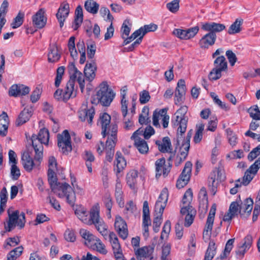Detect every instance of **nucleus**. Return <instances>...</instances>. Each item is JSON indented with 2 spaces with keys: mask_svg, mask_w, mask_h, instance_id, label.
<instances>
[{
  "mask_svg": "<svg viewBox=\"0 0 260 260\" xmlns=\"http://www.w3.org/2000/svg\"><path fill=\"white\" fill-rule=\"evenodd\" d=\"M23 249L22 246H19L14 248L8 254L7 259L16 260L22 254Z\"/></svg>",
  "mask_w": 260,
  "mask_h": 260,
  "instance_id": "obj_50",
  "label": "nucleus"
},
{
  "mask_svg": "<svg viewBox=\"0 0 260 260\" xmlns=\"http://www.w3.org/2000/svg\"><path fill=\"white\" fill-rule=\"evenodd\" d=\"M168 191L167 188H164L155 203V211H158L161 214H162L164 210L166 207L168 199Z\"/></svg>",
  "mask_w": 260,
  "mask_h": 260,
  "instance_id": "obj_17",
  "label": "nucleus"
},
{
  "mask_svg": "<svg viewBox=\"0 0 260 260\" xmlns=\"http://www.w3.org/2000/svg\"><path fill=\"white\" fill-rule=\"evenodd\" d=\"M228 63L224 56L217 57L214 61V68L209 74L208 77L210 80L215 81L221 77V72L226 71Z\"/></svg>",
  "mask_w": 260,
  "mask_h": 260,
  "instance_id": "obj_7",
  "label": "nucleus"
},
{
  "mask_svg": "<svg viewBox=\"0 0 260 260\" xmlns=\"http://www.w3.org/2000/svg\"><path fill=\"white\" fill-rule=\"evenodd\" d=\"M79 118L82 121H87L88 124H91L92 119L95 114V110L93 107L90 108L82 109L78 112Z\"/></svg>",
  "mask_w": 260,
  "mask_h": 260,
  "instance_id": "obj_24",
  "label": "nucleus"
},
{
  "mask_svg": "<svg viewBox=\"0 0 260 260\" xmlns=\"http://www.w3.org/2000/svg\"><path fill=\"white\" fill-rule=\"evenodd\" d=\"M11 175L12 179L14 180H17L20 176V170L15 164L11 165Z\"/></svg>",
  "mask_w": 260,
  "mask_h": 260,
  "instance_id": "obj_62",
  "label": "nucleus"
},
{
  "mask_svg": "<svg viewBox=\"0 0 260 260\" xmlns=\"http://www.w3.org/2000/svg\"><path fill=\"white\" fill-rule=\"evenodd\" d=\"M8 220L7 225H5V229L7 232H10L16 226L20 229L24 226L25 223V214L23 212L19 213L17 210H14L13 208H9L7 211Z\"/></svg>",
  "mask_w": 260,
  "mask_h": 260,
  "instance_id": "obj_6",
  "label": "nucleus"
},
{
  "mask_svg": "<svg viewBox=\"0 0 260 260\" xmlns=\"http://www.w3.org/2000/svg\"><path fill=\"white\" fill-rule=\"evenodd\" d=\"M259 168L260 157L245 172L242 179L243 185L246 186L250 182Z\"/></svg>",
  "mask_w": 260,
  "mask_h": 260,
  "instance_id": "obj_12",
  "label": "nucleus"
},
{
  "mask_svg": "<svg viewBox=\"0 0 260 260\" xmlns=\"http://www.w3.org/2000/svg\"><path fill=\"white\" fill-rule=\"evenodd\" d=\"M70 12L69 4L66 2H63L58 9L56 17L59 23L60 27L63 26L64 22L68 17Z\"/></svg>",
  "mask_w": 260,
  "mask_h": 260,
  "instance_id": "obj_20",
  "label": "nucleus"
},
{
  "mask_svg": "<svg viewBox=\"0 0 260 260\" xmlns=\"http://www.w3.org/2000/svg\"><path fill=\"white\" fill-rule=\"evenodd\" d=\"M60 54L58 53V47L55 44L50 45L48 53V60L50 62H55L59 60Z\"/></svg>",
  "mask_w": 260,
  "mask_h": 260,
  "instance_id": "obj_36",
  "label": "nucleus"
},
{
  "mask_svg": "<svg viewBox=\"0 0 260 260\" xmlns=\"http://www.w3.org/2000/svg\"><path fill=\"white\" fill-rule=\"evenodd\" d=\"M45 14V10L44 8H41L32 16V24L35 27L41 29L45 26L47 22V17Z\"/></svg>",
  "mask_w": 260,
  "mask_h": 260,
  "instance_id": "obj_16",
  "label": "nucleus"
},
{
  "mask_svg": "<svg viewBox=\"0 0 260 260\" xmlns=\"http://www.w3.org/2000/svg\"><path fill=\"white\" fill-rule=\"evenodd\" d=\"M109 239L112 245L113 250H119L121 249L120 245L116 234L113 232L109 234Z\"/></svg>",
  "mask_w": 260,
  "mask_h": 260,
  "instance_id": "obj_54",
  "label": "nucleus"
},
{
  "mask_svg": "<svg viewBox=\"0 0 260 260\" xmlns=\"http://www.w3.org/2000/svg\"><path fill=\"white\" fill-rule=\"evenodd\" d=\"M167 110L166 109H162L157 112L156 110L153 114V124L155 126H159V119H161L163 127L166 128L168 127L170 117L167 114Z\"/></svg>",
  "mask_w": 260,
  "mask_h": 260,
  "instance_id": "obj_13",
  "label": "nucleus"
},
{
  "mask_svg": "<svg viewBox=\"0 0 260 260\" xmlns=\"http://www.w3.org/2000/svg\"><path fill=\"white\" fill-rule=\"evenodd\" d=\"M180 213L182 215H185V226H189L193 222L194 217L196 214V210L190 205L187 206H182Z\"/></svg>",
  "mask_w": 260,
  "mask_h": 260,
  "instance_id": "obj_19",
  "label": "nucleus"
},
{
  "mask_svg": "<svg viewBox=\"0 0 260 260\" xmlns=\"http://www.w3.org/2000/svg\"><path fill=\"white\" fill-rule=\"evenodd\" d=\"M151 224L150 212L148 202L145 201L143 203V236L147 238L149 236L148 226Z\"/></svg>",
  "mask_w": 260,
  "mask_h": 260,
  "instance_id": "obj_15",
  "label": "nucleus"
},
{
  "mask_svg": "<svg viewBox=\"0 0 260 260\" xmlns=\"http://www.w3.org/2000/svg\"><path fill=\"white\" fill-rule=\"evenodd\" d=\"M100 89L95 95L91 98V103L98 105L101 104L102 106H109L114 97L112 90L109 88L106 82H102L99 87Z\"/></svg>",
  "mask_w": 260,
  "mask_h": 260,
  "instance_id": "obj_5",
  "label": "nucleus"
},
{
  "mask_svg": "<svg viewBox=\"0 0 260 260\" xmlns=\"http://www.w3.org/2000/svg\"><path fill=\"white\" fill-rule=\"evenodd\" d=\"M75 38L72 36L70 37L68 42L69 50L70 52L71 56L73 59L77 58L78 56L77 51L75 48Z\"/></svg>",
  "mask_w": 260,
  "mask_h": 260,
  "instance_id": "obj_51",
  "label": "nucleus"
},
{
  "mask_svg": "<svg viewBox=\"0 0 260 260\" xmlns=\"http://www.w3.org/2000/svg\"><path fill=\"white\" fill-rule=\"evenodd\" d=\"M253 238L251 235H248L244 239V242L238 246L236 251L237 255L239 258H242L245 252L250 248L252 245Z\"/></svg>",
  "mask_w": 260,
  "mask_h": 260,
  "instance_id": "obj_22",
  "label": "nucleus"
},
{
  "mask_svg": "<svg viewBox=\"0 0 260 260\" xmlns=\"http://www.w3.org/2000/svg\"><path fill=\"white\" fill-rule=\"evenodd\" d=\"M153 248L150 246H145L137 249L136 252V255H138L140 257L148 258L151 256L153 251Z\"/></svg>",
  "mask_w": 260,
  "mask_h": 260,
  "instance_id": "obj_43",
  "label": "nucleus"
},
{
  "mask_svg": "<svg viewBox=\"0 0 260 260\" xmlns=\"http://www.w3.org/2000/svg\"><path fill=\"white\" fill-rule=\"evenodd\" d=\"M32 115V109L31 108H25L20 113L18 118L16 120V125L17 126H20L27 121L29 120V118Z\"/></svg>",
  "mask_w": 260,
  "mask_h": 260,
  "instance_id": "obj_30",
  "label": "nucleus"
},
{
  "mask_svg": "<svg viewBox=\"0 0 260 260\" xmlns=\"http://www.w3.org/2000/svg\"><path fill=\"white\" fill-rule=\"evenodd\" d=\"M75 213L83 222L87 225L94 224L96 229L103 236L107 235V226L100 218L98 209L92 208L91 210L89 217H88V212L83 208L76 209Z\"/></svg>",
  "mask_w": 260,
  "mask_h": 260,
  "instance_id": "obj_1",
  "label": "nucleus"
},
{
  "mask_svg": "<svg viewBox=\"0 0 260 260\" xmlns=\"http://www.w3.org/2000/svg\"><path fill=\"white\" fill-rule=\"evenodd\" d=\"M49 139V133L45 128L41 129L38 135H33L31 137L32 146L35 151V159L39 164L43 157V144L48 145Z\"/></svg>",
  "mask_w": 260,
  "mask_h": 260,
  "instance_id": "obj_3",
  "label": "nucleus"
},
{
  "mask_svg": "<svg viewBox=\"0 0 260 260\" xmlns=\"http://www.w3.org/2000/svg\"><path fill=\"white\" fill-rule=\"evenodd\" d=\"M243 212V207L240 206L239 203L238 201L233 202L230 205L228 211L223 216V220L224 221H231L232 219L240 214L241 217L244 216Z\"/></svg>",
  "mask_w": 260,
  "mask_h": 260,
  "instance_id": "obj_11",
  "label": "nucleus"
},
{
  "mask_svg": "<svg viewBox=\"0 0 260 260\" xmlns=\"http://www.w3.org/2000/svg\"><path fill=\"white\" fill-rule=\"evenodd\" d=\"M111 116L107 113H101L99 117V121L102 126L101 134L103 138H105L107 136L108 137H110L111 129L112 125H117L115 123H112L110 125Z\"/></svg>",
  "mask_w": 260,
  "mask_h": 260,
  "instance_id": "obj_10",
  "label": "nucleus"
},
{
  "mask_svg": "<svg viewBox=\"0 0 260 260\" xmlns=\"http://www.w3.org/2000/svg\"><path fill=\"white\" fill-rule=\"evenodd\" d=\"M60 189L66 196L68 203L71 206H73L76 201V196L72 187L68 183H64L61 185Z\"/></svg>",
  "mask_w": 260,
  "mask_h": 260,
  "instance_id": "obj_23",
  "label": "nucleus"
},
{
  "mask_svg": "<svg viewBox=\"0 0 260 260\" xmlns=\"http://www.w3.org/2000/svg\"><path fill=\"white\" fill-rule=\"evenodd\" d=\"M57 145L65 154H68L72 151L71 136L68 130H64L61 134L57 135Z\"/></svg>",
  "mask_w": 260,
  "mask_h": 260,
  "instance_id": "obj_9",
  "label": "nucleus"
},
{
  "mask_svg": "<svg viewBox=\"0 0 260 260\" xmlns=\"http://www.w3.org/2000/svg\"><path fill=\"white\" fill-rule=\"evenodd\" d=\"M65 68L63 66L57 68L56 71V76L55 79V86L56 87H59L62 80V76L64 73Z\"/></svg>",
  "mask_w": 260,
  "mask_h": 260,
  "instance_id": "obj_55",
  "label": "nucleus"
},
{
  "mask_svg": "<svg viewBox=\"0 0 260 260\" xmlns=\"http://www.w3.org/2000/svg\"><path fill=\"white\" fill-rule=\"evenodd\" d=\"M99 4L93 0H87L85 2V9L91 14H96L99 11Z\"/></svg>",
  "mask_w": 260,
  "mask_h": 260,
  "instance_id": "obj_42",
  "label": "nucleus"
},
{
  "mask_svg": "<svg viewBox=\"0 0 260 260\" xmlns=\"http://www.w3.org/2000/svg\"><path fill=\"white\" fill-rule=\"evenodd\" d=\"M216 172L214 170L210 174L208 178V185L211 186V190L214 194L218 185V181H216Z\"/></svg>",
  "mask_w": 260,
  "mask_h": 260,
  "instance_id": "obj_49",
  "label": "nucleus"
},
{
  "mask_svg": "<svg viewBox=\"0 0 260 260\" xmlns=\"http://www.w3.org/2000/svg\"><path fill=\"white\" fill-rule=\"evenodd\" d=\"M165 162L166 160L164 158L158 159L156 161L155 165L156 167V177H160L162 174L164 176H167L170 172L172 165L169 163L168 167H165Z\"/></svg>",
  "mask_w": 260,
  "mask_h": 260,
  "instance_id": "obj_27",
  "label": "nucleus"
},
{
  "mask_svg": "<svg viewBox=\"0 0 260 260\" xmlns=\"http://www.w3.org/2000/svg\"><path fill=\"white\" fill-rule=\"evenodd\" d=\"M216 210V205L215 204H213L210 208L209 213L207 217L206 225L203 234V238H205V236L207 237L210 236V233L212 230Z\"/></svg>",
  "mask_w": 260,
  "mask_h": 260,
  "instance_id": "obj_18",
  "label": "nucleus"
},
{
  "mask_svg": "<svg viewBox=\"0 0 260 260\" xmlns=\"http://www.w3.org/2000/svg\"><path fill=\"white\" fill-rule=\"evenodd\" d=\"M138 172L135 170H131L126 177V183L131 189H135L137 183Z\"/></svg>",
  "mask_w": 260,
  "mask_h": 260,
  "instance_id": "obj_40",
  "label": "nucleus"
},
{
  "mask_svg": "<svg viewBox=\"0 0 260 260\" xmlns=\"http://www.w3.org/2000/svg\"><path fill=\"white\" fill-rule=\"evenodd\" d=\"M154 129L151 126H147L144 130L141 128H139L135 131L131 138H134L138 135H143L145 139H148L150 137L154 134Z\"/></svg>",
  "mask_w": 260,
  "mask_h": 260,
  "instance_id": "obj_37",
  "label": "nucleus"
},
{
  "mask_svg": "<svg viewBox=\"0 0 260 260\" xmlns=\"http://www.w3.org/2000/svg\"><path fill=\"white\" fill-rule=\"evenodd\" d=\"M250 116L255 120H260V111L257 105L250 107L248 110Z\"/></svg>",
  "mask_w": 260,
  "mask_h": 260,
  "instance_id": "obj_57",
  "label": "nucleus"
},
{
  "mask_svg": "<svg viewBox=\"0 0 260 260\" xmlns=\"http://www.w3.org/2000/svg\"><path fill=\"white\" fill-rule=\"evenodd\" d=\"M204 124L202 123L197 124V129L193 137V141L195 143H198L202 140L203 138V132L204 129Z\"/></svg>",
  "mask_w": 260,
  "mask_h": 260,
  "instance_id": "obj_48",
  "label": "nucleus"
},
{
  "mask_svg": "<svg viewBox=\"0 0 260 260\" xmlns=\"http://www.w3.org/2000/svg\"><path fill=\"white\" fill-rule=\"evenodd\" d=\"M79 233L85 240V244L87 246H92L94 242L97 239L93 235L85 229H80Z\"/></svg>",
  "mask_w": 260,
  "mask_h": 260,
  "instance_id": "obj_38",
  "label": "nucleus"
},
{
  "mask_svg": "<svg viewBox=\"0 0 260 260\" xmlns=\"http://www.w3.org/2000/svg\"><path fill=\"white\" fill-rule=\"evenodd\" d=\"M180 0H173L167 4V9L172 13H176L179 8V2Z\"/></svg>",
  "mask_w": 260,
  "mask_h": 260,
  "instance_id": "obj_58",
  "label": "nucleus"
},
{
  "mask_svg": "<svg viewBox=\"0 0 260 260\" xmlns=\"http://www.w3.org/2000/svg\"><path fill=\"white\" fill-rule=\"evenodd\" d=\"M243 22V20L242 19H237L230 26L228 32L230 35H233L240 32L241 30V26Z\"/></svg>",
  "mask_w": 260,
  "mask_h": 260,
  "instance_id": "obj_45",
  "label": "nucleus"
},
{
  "mask_svg": "<svg viewBox=\"0 0 260 260\" xmlns=\"http://www.w3.org/2000/svg\"><path fill=\"white\" fill-rule=\"evenodd\" d=\"M92 245L95 246L96 250L103 254H106L107 251L105 248V245L102 243L101 240L97 238L94 242Z\"/></svg>",
  "mask_w": 260,
  "mask_h": 260,
  "instance_id": "obj_59",
  "label": "nucleus"
},
{
  "mask_svg": "<svg viewBox=\"0 0 260 260\" xmlns=\"http://www.w3.org/2000/svg\"><path fill=\"white\" fill-rule=\"evenodd\" d=\"M199 200L200 205L199 207H201V206H203V208L205 206V210L206 211L207 209L208 201V197L206 190L205 188L202 187L199 193Z\"/></svg>",
  "mask_w": 260,
  "mask_h": 260,
  "instance_id": "obj_44",
  "label": "nucleus"
},
{
  "mask_svg": "<svg viewBox=\"0 0 260 260\" xmlns=\"http://www.w3.org/2000/svg\"><path fill=\"white\" fill-rule=\"evenodd\" d=\"M115 196L117 203L120 207L124 206V199L123 197V191L122 190V185L120 182L117 181L115 186Z\"/></svg>",
  "mask_w": 260,
  "mask_h": 260,
  "instance_id": "obj_41",
  "label": "nucleus"
},
{
  "mask_svg": "<svg viewBox=\"0 0 260 260\" xmlns=\"http://www.w3.org/2000/svg\"><path fill=\"white\" fill-rule=\"evenodd\" d=\"M155 144L158 150L162 153L171 152L172 150L171 140L168 137H164L162 141L156 140Z\"/></svg>",
  "mask_w": 260,
  "mask_h": 260,
  "instance_id": "obj_29",
  "label": "nucleus"
},
{
  "mask_svg": "<svg viewBox=\"0 0 260 260\" xmlns=\"http://www.w3.org/2000/svg\"><path fill=\"white\" fill-rule=\"evenodd\" d=\"M110 137H108L105 145L106 159L109 161H111L113 159L114 148L117 142V128L116 125H112Z\"/></svg>",
  "mask_w": 260,
  "mask_h": 260,
  "instance_id": "obj_8",
  "label": "nucleus"
},
{
  "mask_svg": "<svg viewBox=\"0 0 260 260\" xmlns=\"http://www.w3.org/2000/svg\"><path fill=\"white\" fill-rule=\"evenodd\" d=\"M96 65L93 60L87 61L84 70V76L89 81H92L95 78Z\"/></svg>",
  "mask_w": 260,
  "mask_h": 260,
  "instance_id": "obj_26",
  "label": "nucleus"
},
{
  "mask_svg": "<svg viewBox=\"0 0 260 260\" xmlns=\"http://www.w3.org/2000/svg\"><path fill=\"white\" fill-rule=\"evenodd\" d=\"M131 139L134 140L135 146L140 153L145 154L148 153L149 148L145 140L138 137V136Z\"/></svg>",
  "mask_w": 260,
  "mask_h": 260,
  "instance_id": "obj_31",
  "label": "nucleus"
},
{
  "mask_svg": "<svg viewBox=\"0 0 260 260\" xmlns=\"http://www.w3.org/2000/svg\"><path fill=\"white\" fill-rule=\"evenodd\" d=\"M157 28V25L151 23L147 25H145L141 27L139 29H137L139 33H140V37L143 38V37L148 32L154 31Z\"/></svg>",
  "mask_w": 260,
  "mask_h": 260,
  "instance_id": "obj_46",
  "label": "nucleus"
},
{
  "mask_svg": "<svg viewBox=\"0 0 260 260\" xmlns=\"http://www.w3.org/2000/svg\"><path fill=\"white\" fill-rule=\"evenodd\" d=\"M187 111L186 106H182L175 113L172 117L171 123L173 127H178L177 130V145H179L183 135L185 133L187 128L188 118L185 116Z\"/></svg>",
  "mask_w": 260,
  "mask_h": 260,
  "instance_id": "obj_4",
  "label": "nucleus"
},
{
  "mask_svg": "<svg viewBox=\"0 0 260 260\" xmlns=\"http://www.w3.org/2000/svg\"><path fill=\"white\" fill-rule=\"evenodd\" d=\"M21 160L24 169L29 172H31L36 165H38L37 162L35 164L32 158L27 153L23 154Z\"/></svg>",
  "mask_w": 260,
  "mask_h": 260,
  "instance_id": "obj_33",
  "label": "nucleus"
},
{
  "mask_svg": "<svg viewBox=\"0 0 260 260\" xmlns=\"http://www.w3.org/2000/svg\"><path fill=\"white\" fill-rule=\"evenodd\" d=\"M189 148L190 144L182 143V146L180 148V153L178 155L182 157L183 159H185L188 155Z\"/></svg>",
  "mask_w": 260,
  "mask_h": 260,
  "instance_id": "obj_61",
  "label": "nucleus"
},
{
  "mask_svg": "<svg viewBox=\"0 0 260 260\" xmlns=\"http://www.w3.org/2000/svg\"><path fill=\"white\" fill-rule=\"evenodd\" d=\"M9 117L5 112L0 115V135L6 136L8 132L9 126Z\"/></svg>",
  "mask_w": 260,
  "mask_h": 260,
  "instance_id": "obj_35",
  "label": "nucleus"
},
{
  "mask_svg": "<svg viewBox=\"0 0 260 260\" xmlns=\"http://www.w3.org/2000/svg\"><path fill=\"white\" fill-rule=\"evenodd\" d=\"M29 88L28 86L23 84H15L12 85L9 91L10 96H18L25 95L29 92Z\"/></svg>",
  "mask_w": 260,
  "mask_h": 260,
  "instance_id": "obj_25",
  "label": "nucleus"
},
{
  "mask_svg": "<svg viewBox=\"0 0 260 260\" xmlns=\"http://www.w3.org/2000/svg\"><path fill=\"white\" fill-rule=\"evenodd\" d=\"M64 102H67L70 98L76 96V91L75 89V83L72 81H68L63 90Z\"/></svg>",
  "mask_w": 260,
  "mask_h": 260,
  "instance_id": "obj_28",
  "label": "nucleus"
},
{
  "mask_svg": "<svg viewBox=\"0 0 260 260\" xmlns=\"http://www.w3.org/2000/svg\"><path fill=\"white\" fill-rule=\"evenodd\" d=\"M114 226L119 236L123 239H125L128 235L127 224L125 221L120 216H116Z\"/></svg>",
  "mask_w": 260,
  "mask_h": 260,
  "instance_id": "obj_21",
  "label": "nucleus"
},
{
  "mask_svg": "<svg viewBox=\"0 0 260 260\" xmlns=\"http://www.w3.org/2000/svg\"><path fill=\"white\" fill-rule=\"evenodd\" d=\"M216 253L215 244L213 241L209 242L205 253L204 260H212Z\"/></svg>",
  "mask_w": 260,
  "mask_h": 260,
  "instance_id": "obj_47",
  "label": "nucleus"
},
{
  "mask_svg": "<svg viewBox=\"0 0 260 260\" xmlns=\"http://www.w3.org/2000/svg\"><path fill=\"white\" fill-rule=\"evenodd\" d=\"M201 29L208 31L199 42L200 48L206 49L215 44L217 38L216 33L220 32L225 29V26L221 23L207 22L201 23Z\"/></svg>",
  "mask_w": 260,
  "mask_h": 260,
  "instance_id": "obj_2",
  "label": "nucleus"
},
{
  "mask_svg": "<svg viewBox=\"0 0 260 260\" xmlns=\"http://www.w3.org/2000/svg\"><path fill=\"white\" fill-rule=\"evenodd\" d=\"M48 180L52 191H54L57 187L60 188V186L62 184L57 182L56 174L52 169H48Z\"/></svg>",
  "mask_w": 260,
  "mask_h": 260,
  "instance_id": "obj_39",
  "label": "nucleus"
},
{
  "mask_svg": "<svg viewBox=\"0 0 260 260\" xmlns=\"http://www.w3.org/2000/svg\"><path fill=\"white\" fill-rule=\"evenodd\" d=\"M186 92V86L185 81L180 79L175 91L174 102L175 105H181L184 100Z\"/></svg>",
  "mask_w": 260,
  "mask_h": 260,
  "instance_id": "obj_14",
  "label": "nucleus"
},
{
  "mask_svg": "<svg viewBox=\"0 0 260 260\" xmlns=\"http://www.w3.org/2000/svg\"><path fill=\"white\" fill-rule=\"evenodd\" d=\"M24 18V14L23 13L19 12L11 23V26L13 28H16L20 26L23 22Z\"/></svg>",
  "mask_w": 260,
  "mask_h": 260,
  "instance_id": "obj_53",
  "label": "nucleus"
},
{
  "mask_svg": "<svg viewBox=\"0 0 260 260\" xmlns=\"http://www.w3.org/2000/svg\"><path fill=\"white\" fill-rule=\"evenodd\" d=\"M192 192L190 188L188 189L185 192L183 199H182V204L183 206H187L190 205V203L192 201Z\"/></svg>",
  "mask_w": 260,
  "mask_h": 260,
  "instance_id": "obj_56",
  "label": "nucleus"
},
{
  "mask_svg": "<svg viewBox=\"0 0 260 260\" xmlns=\"http://www.w3.org/2000/svg\"><path fill=\"white\" fill-rule=\"evenodd\" d=\"M150 99V96L148 91L143 90L140 93L139 101L141 104L147 103Z\"/></svg>",
  "mask_w": 260,
  "mask_h": 260,
  "instance_id": "obj_64",
  "label": "nucleus"
},
{
  "mask_svg": "<svg viewBox=\"0 0 260 260\" xmlns=\"http://www.w3.org/2000/svg\"><path fill=\"white\" fill-rule=\"evenodd\" d=\"M192 164L190 161H188L185 163L184 169L181 173L180 177L185 179V176L187 177V181H189L190 177V174L192 168Z\"/></svg>",
  "mask_w": 260,
  "mask_h": 260,
  "instance_id": "obj_52",
  "label": "nucleus"
},
{
  "mask_svg": "<svg viewBox=\"0 0 260 260\" xmlns=\"http://www.w3.org/2000/svg\"><path fill=\"white\" fill-rule=\"evenodd\" d=\"M103 202L105 207L109 211V213L110 214L111 210L113 205V202L112 198L109 193H106L105 194L103 199Z\"/></svg>",
  "mask_w": 260,
  "mask_h": 260,
  "instance_id": "obj_60",
  "label": "nucleus"
},
{
  "mask_svg": "<svg viewBox=\"0 0 260 260\" xmlns=\"http://www.w3.org/2000/svg\"><path fill=\"white\" fill-rule=\"evenodd\" d=\"M241 202L240 206L243 207V213H244V216L242 218H247L248 217L251 212L253 208V201L251 198L246 199L244 202L242 203L240 200Z\"/></svg>",
  "mask_w": 260,
  "mask_h": 260,
  "instance_id": "obj_34",
  "label": "nucleus"
},
{
  "mask_svg": "<svg viewBox=\"0 0 260 260\" xmlns=\"http://www.w3.org/2000/svg\"><path fill=\"white\" fill-rule=\"evenodd\" d=\"M199 27L196 26L185 29L187 40L193 38L198 32Z\"/></svg>",
  "mask_w": 260,
  "mask_h": 260,
  "instance_id": "obj_63",
  "label": "nucleus"
},
{
  "mask_svg": "<svg viewBox=\"0 0 260 260\" xmlns=\"http://www.w3.org/2000/svg\"><path fill=\"white\" fill-rule=\"evenodd\" d=\"M115 163L116 166L115 171L117 175L123 170L126 166V160L120 151H117L116 153Z\"/></svg>",
  "mask_w": 260,
  "mask_h": 260,
  "instance_id": "obj_32",
  "label": "nucleus"
}]
</instances>
